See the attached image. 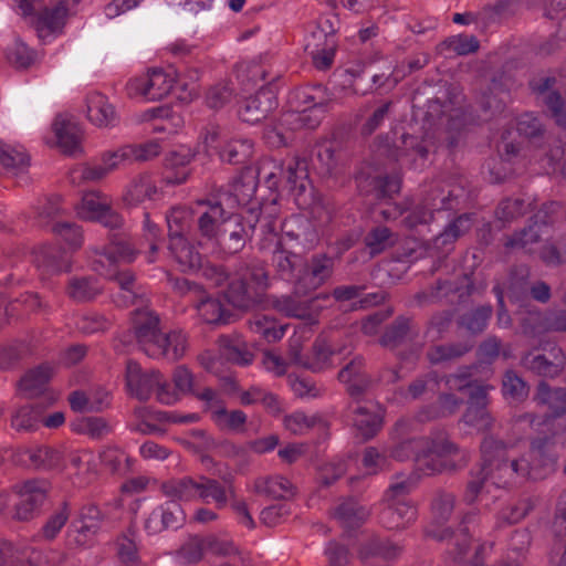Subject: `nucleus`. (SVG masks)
Wrapping results in <instances>:
<instances>
[{
	"mask_svg": "<svg viewBox=\"0 0 566 566\" xmlns=\"http://www.w3.org/2000/svg\"><path fill=\"white\" fill-rule=\"evenodd\" d=\"M426 446V437L411 438L396 444L391 449L390 455L398 461L413 459L420 469H424L423 458Z\"/></svg>",
	"mask_w": 566,
	"mask_h": 566,
	"instance_id": "obj_35",
	"label": "nucleus"
},
{
	"mask_svg": "<svg viewBox=\"0 0 566 566\" xmlns=\"http://www.w3.org/2000/svg\"><path fill=\"white\" fill-rule=\"evenodd\" d=\"M334 516L348 527H358L365 521L367 511L354 497H348L335 509Z\"/></svg>",
	"mask_w": 566,
	"mask_h": 566,
	"instance_id": "obj_39",
	"label": "nucleus"
},
{
	"mask_svg": "<svg viewBox=\"0 0 566 566\" xmlns=\"http://www.w3.org/2000/svg\"><path fill=\"white\" fill-rule=\"evenodd\" d=\"M509 443L493 433H486L481 441V469L480 473L484 478H490L494 473H501L503 468H507Z\"/></svg>",
	"mask_w": 566,
	"mask_h": 566,
	"instance_id": "obj_10",
	"label": "nucleus"
},
{
	"mask_svg": "<svg viewBox=\"0 0 566 566\" xmlns=\"http://www.w3.org/2000/svg\"><path fill=\"white\" fill-rule=\"evenodd\" d=\"M428 97V109L436 115H442L460 103L459 87L443 80L434 83Z\"/></svg>",
	"mask_w": 566,
	"mask_h": 566,
	"instance_id": "obj_16",
	"label": "nucleus"
},
{
	"mask_svg": "<svg viewBox=\"0 0 566 566\" xmlns=\"http://www.w3.org/2000/svg\"><path fill=\"white\" fill-rule=\"evenodd\" d=\"M33 254V263L43 274L53 275L71 270V260L66 251L59 245H43Z\"/></svg>",
	"mask_w": 566,
	"mask_h": 566,
	"instance_id": "obj_15",
	"label": "nucleus"
},
{
	"mask_svg": "<svg viewBox=\"0 0 566 566\" xmlns=\"http://www.w3.org/2000/svg\"><path fill=\"white\" fill-rule=\"evenodd\" d=\"M159 317L149 313L144 322L135 326V336L148 356H166L171 344V335L159 328Z\"/></svg>",
	"mask_w": 566,
	"mask_h": 566,
	"instance_id": "obj_6",
	"label": "nucleus"
},
{
	"mask_svg": "<svg viewBox=\"0 0 566 566\" xmlns=\"http://www.w3.org/2000/svg\"><path fill=\"white\" fill-rule=\"evenodd\" d=\"M220 348V356L228 361L248 365L253 359V354L240 344L232 342L227 336H221L218 340Z\"/></svg>",
	"mask_w": 566,
	"mask_h": 566,
	"instance_id": "obj_46",
	"label": "nucleus"
},
{
	"mask_svg": "<svg viewBox=\"0 0 566 566\" xmlns=\"http://www.w3.org/2000/svg\"><path fill=\"white\" fill-rule=\"evenodd\" d=\"M441 292L447 296L451 292H460V287L451 281L438 280L434 285H430L428 289L417 293L416 300L419 303L433 302L441 297Z\"/></svg>",
	"mask_w": 566,
	"mask_h": 566,
	"instance_id": "obj_61",
	"label": "nucleus"
},
{
	"mask_svg": "<svg viewBox=\"0 0 566 566\" xmlns=\"http://www.w3.org/2000/svg\"><path fill=\"white\" fill-rule=\"evenodd\" d=\"M82 214L84 218L98 221L113 230L118 229L123 223L122 217L116 211L108 205L96 201L92 195L84 196Z\"/></svg>",
	"mask_w": 566,
	"mask_h": 566,
	"instance_id": "obj_20",
	"label": "nucleus"
},
{
	"mask_svg": "<svg viewBox=\"0 0 566 566\" xmlns=\"http://www.w3.org/2000/svg\"><path fill=\"white\" fill-rule=\"evenodd\" d=\"M473 348L472 343H453L437 345L431 347L427 353V358L433 365L444 361L459 359Z\"/></svg>",
	"mask_w": 566,
	"mask_h": 566,
	"instance_id": "obj_36",
	"label": "nucleus"
},
{
	"mask_svg": "<svg viewBox=\"0 0 566 566\" xmlns=\"http://www.w3.org/2000/svg\"><path fill=\"white\" fill-rule=\"evenodd\" d=\"M196 308L207 324L223 325L237 319L238 315L229 307L220 293L216 297L203 294Z\"/></svg>",
	"mask_w": 566,
	"mask_h": 566,
	"instance_id": "obj_14",
	"label": "nucleus"
},
{
	"mask_svg": "<svg viewBox=\"0 0 566 566\" xmlns=\"http://www.w3.org/2000/svg\"><path fill=\"white\" fill-rule=\"evenodd\" d=\"M99 293V287L88 277L72 279L67 287L69 296L77 302H88Z\"/></svg>",
	"mask_w": 566,
	"mask_h": 566,
	"instance_id": "obj_48",
	"label": "nucleus"
},
{
	"mask_svg": "<svg viewBox=\"0 0 566 566\" xmlns=\"http://www.w3.org/2000/svg\"><path fill=\"white\" fill-rule=\"evenodd\" d=\"M472 228V221L469 213H463L451 221L443 232H441L436 239L434 244L438 248L452 244L463 234H465Z\"/></svg>",
	"mask_w": 566,
	"mask_h": 566,
	"instance_id": "obj_40",
	"label": "nucleus"
},
{
	"mask_svg": "<svg viewBox=\"0 0 566 566\" xmlns=\"http://www.w3.org/2000/svg\"><path fill=\"white\" fill-rule=\"evenodd\" d=\"M104 255L111 264L130 263L136 256V251L126 234L114 233L109 238V243L104 248Z\"/></svg>",
	"mask_w": 566,
	"mask_h": 566,
	"instance_id": "obj_31",
	"label": "nucleus"
},
{
	"mask_svg": "<svg viewBox=\"0 0 566 566\" xmlns=\"http://www.w3.org/2000/svg\"><path fill=\"white\" fill-rule=\"evenodd\" d=\"M273 262L281 279L289 280L294 271L303 265V258L300 254L285 250L282 242L279 241L273 252Z\"/></svg>",
	"mask_w": 566,
	"mask_h": 566,
	"instance_id": "obj_37",
	"label": "nucleus"
},
{
	"mask_svg": "<svg viewBox=\"0 0 566 566\" xmlns=\"http://www.w3.org/2000/svg\"><path fill=\"white\" fill-rule=\"evenodd\" d=\"M255 224L247 222L239 213H229L219 226V235L216 242L223 254L234 255L240 253L251 240Z\"/></svg>",
	"mask_w": 566,
	"mask_h": 566,
	"instance_id": "obj_4",
	"label": "nucleus"
},
{
	"mask_svg": "<svg viewBox=\"0 0 566 566\" xmlns=\"http://www.w3.org/2000/svg\"><path fill=\"white\" fill-rule=\"evenodd\" d=\"M354 426L363 441L374 438L381 427V419L364 407L355 411Z\"/></svg>",
	"mask_w": 566,
	"mask_h": 566,
	"instance_id": "obj_42",
	"label": "nucleus"
},
{
	"mask_svg": "<svg viewBox=\"0 0 566 566\" xmlns=\"http://www.w3.org/2000/svg\"><path fill=\"white\" fill-rule=\"evenodd\" d=\"M394 233L385 226L373 228L365 237L364 242L370 249V254L376 255L394 244Z\"/></svg>",
	"mask_w": 566,
	"mask_h": 566,
	"instance_id": "obj_47",
	"label": "nucleus"
},
{
	"mask_svg": "<svg viewBox=\"0 0 566 566\" xmlns=\"http://www.w3.org/2000/svg\"><path fill=\"white\" fill-rule=\"evenodd\" d=\"M254 490L256 493L264 494L273 500H290L295 495V486L283 476L258 479L254 483Z\"/></svg>",
	"mask_w": 566,
	"mask_h": 566,
	"instance_id": "obj_26",
	"label": "nucleus"
},
{
	"mask_svg": "<svg viewBox=\"0 0 566 566\" xmlns=\"http://www.w3.org/2000/svg\"><path fill=\"white\" fill-rule=\"evenodd\" d=\"M67 9L64 6H56L52 9L44 8L38 18L36 28L42 30L46 28L51 32L60 30L65 23Z\"/></svg>",
	"mask_w": 566,
	"mask_h": 566,
	"instance_id": "obj_55",
	"label": "nucleus"
},
{
	"mask_svg": "<svg viewBox=\"0 0 566 566\" xmlns=\"http://www.w3.org/2000/svg\"><path fill=\"white\" fill-rule=\"evenodd\" d=\"M57 148L64 154L73 156L82 151L84 132L71 114H57L52 124Z\"/></svg>",
	"mask_w": 566,
	"mask_h": 566,
	"instance_id": "obj_9",
	"label": "nucleus"
},
{
	"mask_svg": "<svg viewBox=\"0 0 566 566\" xmlns=\"http://www.w3.org/2000/svg\"><path fill=\"white\" fill-rule=\"evenodd\" d=\"M328 294L321 293L314 297L301 302L292 296H283L274 302V308L290 317L304 319L311 315L313 310H318L322 305H317V302L328 300Z\"/></svg>",
	"mask_w": 566,
	"mask_h": 566,
	"instance_id": "obj_21",
	"label": "nucleus"
},
{
	"mask_svg": "<svg viewBox=\"0 0 566 566\" xmlns=\"http://www.w3.org/2000/svg\"><path fill=\"white\" fill-rule=\"evenodd\" d=\"M189 217L190 211L186 208L176 207L170 210L166 218L170 242L177 241L179 238H184V233L189 227Z\"/></svg>",
	"mask_w": 566,
	"mask_h": 566,
	"instance_id": "obj_49",
	"label": "nucleus"
},
{
	"mask_svg": "<svg viewBox=\"0 0 566 566\" xmlns=\"http://www.w3.org/2000/svg\"><path fill=\"white\" fill-rule=\"evenodd\" d=\"M516 129L520 135L525 136L533 143L542 140L545 134L541 119L530 113L522 114L518 117Z\"/></svg>",
	"mask_w": 566,
	"mask_h": 566,
	"instance_id": "obj_51",
	"label": "nucleus"
},
{
	"mask_svg": "<svg viewBox=\"0 0 566 566\" xmlns=\"http://www.w3.org/2000/svg\"><path fill=\"white\" fill-rule=\"evenodd\" d=\"M356 190L363 198L375 202L392 200L401 189V178L397 174L380 175L371 165L361 166L354 175Z\"/></svg>",
	"mask_w": 566,
	"mask_h": 566,
	"instance_id": "obj_3",
	"label": "nucleus"
},
{
	"mask_svg": "<svg viewBox=\"0 0 566 566\" xmlns=\"http://www.w3.org/2000/svg\"><path fill=\"white\" fill-rule=\"evenodd\" d=\"M169 20L177 27H184L200 22L208 14L210 0H176Z\"/></svg>",
	"mask_w": 566,
	"mask_h": 566,
	"instance_id": "obj_17",
	"label": "nucleus"
},
{
	"mask_svg": "<svg viewBox=\"0 0 566 566\" xmlns=\"http://www.w3.org/2000/svg\"><path fill=\"white\" fill-rule=\"evenodd\" d=\"M492 305H480L476 308L460 315L457 319V324L458 327L464 328L469 334L476 336L485 331L488 322L492 317Z\"/></svg>",
	"mask_w": 566,
	"mask_h": 566,
	"instance_id": "obj_29",
	"label": "nucleus"
},
{
	"mask_svg": "<svg viewBox=\"0 0 566 566\" xmlns=\"http://www.w3.org/2000/svg\"><path fill=\"white\" fill-rule=\"evenodd\" d=\"M440 46L452 50L459 55H467L476 52L480 43L474 35H459L444 40Z\"/></svg>",
	"mask_w": 566,
	"mask_h": 566,
	"instance_id": "obj_63",
	"label": "nucleus"
},
{
	"mask_svg": "<svg viewBox=\"0 0 566 566\" xmlns=\"http://www.w3.org/2000/svg\"><path fill=\"white\" fill-rule=\"evenodd\" d=\"M455 496L452 493L440 490L432 502L433 521L437 524L446 523L454 509Z\"/></svg>",
	"mask_w": 566,
	"mask_h": 566,
	"instance_id": "obj_53",
	"label": "nucleus"
},
{
	"mask_svg": "<svg viewBox=\"0 0 566 566\" xmlns=\"http://www.w3.org/2000/svg\"><path fill=\"white\" fill-rule=\"evenodd\" d=\"M502 392L515 402H523L528 397L530 386L515 370L507 369L502 377Z\"/></svg>",
	"mask_w": 566,
	"mask_h": 566,
	"instance_id": "obj_38",
	"label": "nucleus"
},
{
	"mask_svg": "<svg viewBox=\"0 0 566 566\" xmlns=\"http://www.w3.org/2000/svg\"><path fill=\"white\" fill-rule=\"evenodd\" d=\"M165 84H167V75L161 70H154L143 94L150 99L161 98L171 88V85L165 86Z\"/></svg>",
	"mask_w": 566,
	"mask_h": 566,
	"instance_id": "obj_62",
	"label": "nucleus"
},
{
	"mask_svg": "<svg viewBox=\"0 0 566 566\" xmlns=\"http://www.w3.org/2000/svg\"><path fill=\"white\" fill-rule=\"evenodd\" d=\"M426 536L432 537L439 542L454 538V545L457 547V552L454 553V560L461 562L462 558L465 556L469 545H470V537H469V530L464 525V523H461L458 531L454 532L451 527H446L442 530H436V528H428L424 532Z\"/></svg>",
	"mask_w": 566,
	"mask_h": 566,
	"instance_id": "obj_28",
	"label": "nucleus"
},
{
	"mask_svg": "<svg viewBox=\"0 0 566 566\" xmlns=\"http://www.w3.org/2000/svg\"><path fill=\"white\" fill-rule=\"evenodd\" d=\"M151 516L155 520L161 517V527L159 531L178 528L185 521L184 511L176 502H170L167 507L163 509L160 512H153Z\"/></svg>",
	"mask_w": 566,
	"mask_h": 566,
	"instance_id": "obj_57",
	"label": "nucleus"
},
{
	"mask_svg": "<svg viewBox=\"0 0 566 566\" xmlns=\"http://www.w3.org/2000/svg\"><path fill=\"white\" fill-rule=\"evenodd\" d=\"M384 147L386 148V155L396 161L408 156L410 151H413L420 158L426 159L430 151L426 139H419L417 136L409 134H402L400 136V143H387Z\"/></svg>",
	"mask_w": 566,
	"mask_h": 566,
	"instance_id": "obj_23",
	"label": "nucleus"
},
{
	"mask_svg": "<svg viewBox=\"0 0 566 566\" xmlns=\"http://www.w3.org/2000/svg\"><path fill=\"white\" fill-rule=\"evenodd\" d=\"M521 363L526 369L541 377L554 378L564 370L566 357L559 347L554 346L548 356L527 353L522 357Z\"/></svg>",
	"mask_w": 566,
	"mask_h": 566,
	"instance_id": "obj_12",
	"label": "nucleus"
},
{
	"mask_svg": "<svg viewBox=\"0 0 566 566\" xmlns=\"http://www.w3.org/2000/svg\"><path fill=\"white\" fill-rule=\"evenodd\" d=\"M306 163L297 161L295 167L289 166L284 171V179L289 191L301 196L306 190Z\"/></svg>",
	"mask_w": 566,
	"mask_h": 566,
	"instance_id": "obj_52",
	"label": "nucleus"
},
{
	"mask_svg": "<svg viewBox=\"0 0 566 566\" xmlns=\"http://www.w3.org/2000/svg\"><path fill=\"white\" fill-rule=\"evenodd\" d=\"M253 154V143L249 139L229 142L220 153L222 160L231 165L245 164Z\"/></svg>",
	"mask_w": 566,
	"mask_h": 566,
	"instance_id": "obj_41",
	"label": "nucleus"
},
{
	"mask_svg": "<svg viewBox=\"0 0 566 566\" xmlns=\"http://www.w3.org/2000/svg\"><path fill=\"white\" fill-rule=\"evenodd\" d=\"M49 482L45 480L25 481L21 489V501L15 506L14 518L28 522L41 512L46 502Z\"/></svg>",
	"mask_w": 566,
	"mask_h": 566,
	"instance_id": "obj_8",
	"label": "nucleus"
},
{
	"mask_svg": "<svg viewBox=\"0 0 566 566\" xmlns=\"http://www.w3.org/2000/svg\"><path fill=\"white\" fill-rule=\"evenodd\" d=\"M542 239L541 229L535 226L528 224L523 230L515 232L505 243L506 248L523 249L525 252L531 253L532 250L528 245L539 242Z\"/></svg>",
	"mask_w": 566,
	"mask_h": 566,
	"instance_id": "obj_54",
	"label": "nucleus"
},
{
	"mask_svg": "<svg viewBox=\"0 0 566 566\" xmlns=\"http://www.w3.org/2000/svg\"><path fill=\"white\" fill-rule=\"evenodd\" d=\"M276 107V90L272 83H268L253 96L245 98L238 113L243 122L255 124L266 118Z\"/></svg>",
	"mask_w": 566,
	"mask_h": 566,
	"instance_id": "obj_7",
	"label": "nucleus"
},
{
	"mask_svg": "<svg viewBox=\"0 0 566 566\" xmlns=\"http://www.w3.org/2000/svg\"><path fill=\"white\" fill-rule=\"evenodd\" d=\"M510 0H500L495 4H488L476 13V19L485 25L500 21L510 14Z\"/></svg>",
	"mask_w": 566,
	"mask_h": 566,
	"instance_id": "obj_59",
	"label": "nucleus"
},
{
	"mask_svg": "<svg viewBox=\"0 0 566 566\" xmlns=\"http://www.w3.org/2000/svg\"><path fill=\"white\" fill-rule=\"evenodd\" d=\"M126 384L130 394L140 401H147L155 388L159 401L170 405L177 400L176 394L170 392V385L158 370L144 373L135 360L129 359L126 364Z\"/></svg>",
	"mask_w": 566,
	"mask_h": 566,
	"instance_id": "obj_2",
	"label": "nucleus"
},
{
	"mask_svg": "<svg viewBox=\"0 0 566 566\" xmlns=\"http://www.w3.org/2000/svg\"><path fill=\"white\" fill-rule=\"evenodd\" d=\"M161 489L167 496L176 497L181 501H189L199 494V483L191 478L165 482Z\"/></svg>",
	"mask_w": 566,
	"mask_h": 566,
	"instance_id": "obj_44",
	"label": "nucleus"
},
{
	"mask_svg": "<svg viewBox=\"0 0 566 566\" xmlns=\"http://www.w3.org/2000/svg\"><path fill=\"white\" fill-rule=\"evenodd\" d=\"M219 293L228 305L244 311L252 307L258 300L252 292V286L248 284V277H239L231 281L228 289Z\"/></svg>",
	"mask_w": 566,
	"mask_h": 566,
	"instance_id": "obj_22",
	"label": "nucleus"
},
{
	"mask_svg": "<svg viewBox=\"0 0 566 566\" xmlns=\"http://www.w3.org/2000/svg\"><path fill=\"white\" fill-rule=\"evenodd\" d=\"M168 248L175 260L182 268V271L197 272L202 268L205 256L185 238L170 242Z\"/></svg>",
	"mask_w": 566,
	"mask_h": 566,
	"instance_id": "obj_25",
	"label": "nucleus"
},
{
	"mask_svg": "<svg viewBox=\"0 0 566 566\" xmlns=\"http://www.w3.org/2000/svg\"><path fill=\"white\" fill-rule=\"evenodd\" d=\"M52 375L53 368L49 364H41L24 374L19 380V387L28 392L29 397L38 396L43 392Z\"/></svg>",
	"mask_w": 566,
	"mask_h": 566,
	"instance_id": "obj_30",
	"label": "nucleus"
},
{
	"mask_svg": "<svg viewBox=\"0 0 566 566\" xmlns=\"http://www.w3.org/2000/svg\"><path fill=\"white\" fill-rule=\"evenodd\" d=\"M468 453L452 442L446 432L427 438L423 467L434 473L455 472L467 465Z\"/></svg>",
	"mask_w": 566,
	"mask_h": 566,
	"instance_id": "obj_1",
	"label": "nucleus"
},
{
	"mask_svg": "<svg viewBox=\"0 0 566 566\" xmlns=\"http://www.w3.org/2000/svg\"><path fill=\"white\" fill-rule=\"evenodd\" d=\"M0 566H36L27 551L14 548L10 543H0Z\"/></svg>",
	"mask_w": 566,
	"mask_h": 566,
	"instance_id": "obj_50",
	"label": "nucleus"
},
{
	"mask_svg": "<svg viewBox=\"0 0 566 566\" xmlns=\"http://www.w3.org/2000/svg\"><path fill=\"white\" fill-rule=\"evenodd\" d=\"M333 259L326 255H315L312 258L311 263L306 269V276H311L316 280L315 286L322 284V282L329 277L332 274Z\"/></svg>",
	"mask_w": 566,
	"mask_h": 566,
	"instance_id": "obj_60",
	"label": "nucleus"
},
{
	"mask_svg": "<svg viewBox=\"0 0 566 566\" xmlns=\"http://www.w3.org/2000/svg\"><path fill=\"white\" fill-rule=\"evenodd\" d=\"M402 552L398 544L380 537H371L363 543L358 549V557L365 562L371 557H380L385 560L396 559Z\"/></svg>",
	"mask_w": 566,
	"mask_h": 566,
	"instance_id": "obj_24",
	"label": "nucleus"
},
{
	"mask_svg": "<svg viewBox=\"0 0 566 566\" xmlns=\"http://www.w3.org/2000/svg\"><path fill=\"white\" fill-rule=\"evenodd\" d=\"M385 523L389 528H402L416 516V510L402 502L388 506L384 513Z\"/></svg>",
	"mask_w": 566,
	"mask_h": 566,
	"instance_id": "obj_45",
	"label": "nucleus"
},
{
	"mask_svg": "<svg viewBox=\"0 0 566 566\" xmlns=\"http://www.w3.org/2000/svg\"><path fill=\"white\" fill-rule=\"evenodd\" d=\"M43 411L44 406L38 402L23 406L12 417L11 424L18 431H34Z\"/></svg>",
	"mask_w": 566,
	"mask_h": 566,
	"instance_id": "obj_43",
	"label": "nucleus"
},
{
	"mask_svg": "<svg viewBox=\"0 0 566 566\" xmlns=\"http://www.w3.org/2000/svg\"><path fill=\"white\" fill-rule=\"evenodd\" d=\"M18 457H28L30 463L36 470H54L62 463L61 453L48 446L38 447L35 450L25 449Z\"/></svg>",
	"mask_w": 566,
	"mask_h": 566,
	"instance_id": "obj_34",
	"label": "nucleus"
},
{
	"mask_svg": "<svg viewBox=\"0 0 566 566\" xmlns=\"http://www.w3.org/2000/svg\"><path fill=\"white\" fill-rule=\"evenodd\" d=\"M88 119L98 127H107L116 118L115 107L101 93L92 94L87 99Z\"/></svg>",
	"mask_w": 566,
	"mask_h": 566,
	"instance_id": "obj_27",
	"label": "nucleus"
},
{
	"mask_svg": "<svg viewBox=\"0 0 566 566\" xmlns=\"http://www.w3.org/2000/svg\"><path fill=\"white\" fill-rule=\"evenodd\" d=\"M261 170L256 167H244L233 182V191L238 202H249L256 192Z\"/></svg>",
	"mask_w": 566,
	"mask_h": 566,
	"instance_id": "obj_33",
	"label": "nucleus"
},
{
	"mask_svg": "<svg viewBox=\"0 0 566 566\" xmlns=\"http://www.w3.org/2000/svg\"><path fill=\"white\" fill-rule=\"evenodd\" d=\"M453 319V312L450 310H444L438 313H434L427 325L426 335H433V339H440L446 333Z\"/></svg>",
	"mask_w": 566,
	"mask_h": 566,
	"instance_id": "obj_64",
	"label": "nucleus"
},
{
	"mask_svg": "<svg viewBox=\"0 0 566 566\" xmlns=\"http://www.w3.org/2000/svg\"><path fill=\"white\" fill-rule=\"evenodd\" d=\"M342 153L343 144L336 139L326 140L316 146L312 165L322 179L335 184Z\"/></svg>",
	"mask_w": 566,
	"mask_h": 566,
	"instance_id": "obj_11",
	"label": "nucleus"
},
{
	"mask_svg": "<svg viewBox=\"0 0 566 566\" xmlns=\"http://www.w3.org/2000/svg\"><path fill=\"white\" fill-rule=\"evenodd\" d=\"M533 316L522 321L523 333L535 336L542 332H566V311L546 315L538 324L533 323Z\"/></svg>",
	"mask_w": 566,
	"mask_h": 566,
	"instance_id": "obj_32",
	"label": "nucleus"
},
{
	"mask_svg": "<svg viewBox=\"0 0 566 566\" xmlns=\"http://www.w3.org/2000/svg\"><path fill=\"white\" fill-rule=\"evenodd\" d=\"M198 205H207L209 210L203 212L198 219V229L202 237L207 239H217L219 235V226L229 214L220 199L211 198L198 200Z\"/></svg>",
	"mask_w": 566,
	"mask_h": 566,
	"instance_id": "obj_18",
	"label": "nucleus"
},
{
	"mask_svg": "<svg viewBox=\"0 0 566 566\" xmlns=\"http://www.w3.org/2000/svg\"><path fill=\"white\" fill-rule=\"evenodd\" d=\"M524 199L521 198H506L502 200L496 209V214L500 220L511 221L520 218L526 213L527 207Z\"/></svg>",
	"mask_w": 566,
	"mask_h": 566,
	"instance_id": "obj_58",
	"label": "nucleus"
},
{
	"mask_svg": "<svg viewBox=\"0 0 566 566\" xmlns=\"http://www.w3.org/2000/svg\"><path fill=\"white\" fill-rule=\"evenodd\" d=\"M502 93L485 88L479 97L478 104L485 117L492 118L501 114L505 108V101Z\"/></svg>",
	"mask_w": 566,
	"mask_h": 566,
	"instance_id": "obj_56",
	"label": "nucleus"
},
{
	"mask_svg": "<svg viewBox=\"0 0 566 566\" xmlns=\"http://www.w3.org/2000/svg\"><path fill=\"white\" fill-rule=\"evenodd\" d=\"M418 336L419 328L413 318L399 315L385 327L379 344L394 350L407 342L416 340Z\"/></svg>",
	"mask_w": 566,
	"mask_h": 566,
	"instance_id": "obj_13",
	"label": "nucleus"
},
{
	"mask_svg": "<svg viewBox=\"0 0 566 566\" xmlns=\"http://www.w3.org/2000/svg\"><path fill=\"white\" fill-rule=\"evenodd\" d=\"M531 268L526 264H514L509 271L507 297L511 302L523 305L530 300Z\"/></svg>",
	"mask_w": 566,
	"mask_h": 566,
	"instance_id": "obj_19",
	"label": "nucleus"
},
{
	"mask_svg": "<svg viewBox=\"0 0 566 566\" xmlns=\"http://www.w3.org/2000/svg\"><path fill=\"white\" fill-rule=\"evenodd\" d=\"M460 389L469 391L468 407L462 421L479 431L489 432L494 424V419L488 410V387L470 382Z\"/></svg>",
	"mask_w": 566,
	"mask_h": 566,
	"instance_id": "obj_5",
	"label": "nucleus"
}]
</instances>
